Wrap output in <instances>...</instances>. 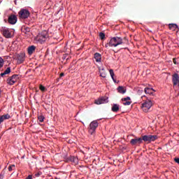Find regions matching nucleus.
<instances>
[{
  "label": "nucleus",
  "instance_id": "obj_40",
  "mask_svg": "<svg viewBox=\"0 0 179 179\" xmlns=\"http://www.w3.org/2000/svg\"><path fill=\"white\" fill-rule=\"evenodd\" d=\"M102 71H104V69H102Z\"/></svg>",
  "mask_w": 179,
  "mask_h": 179
},
{
  "label": "nucleus",
  "instance_id": "obj_18",
  "mask_svg": "<svg viewBox=\"0 0 179 179\" xmlns=\"http://www.w3.org/2000/svg\"><path fill=\"white\" fill-rule=\"evenodd\" d=\"M144 92L146 94H153L155 90L152 88L145 87Z\"/></svg>",
  "mask_w": 179,
  "mask_h": 179
},
{
  "label": "nucleus",
  "instance_id": "obj_32",
  "mask_svg": "<svg viewBox=\"0 0 179 179\" xmlns=\"http://www.w3.org/2000/svg\"><path fill=\"white\" fill-rule=\"evenodd\" d=\"M106 76H107V75L106 74V72H102V73H101V74H100V76H101V78H106Z\"/></svg>",
  "mask_w": 179,
  "mask_h": 179
},
{
  "label": "nucleus",
  "instance_id": "obj_27",
  "mask_svg": "<svg viewBox=\"0 0 179 179\" xmlns=\"http://www.w3.org/2000/svg\"><path fill=\"white\" fill-rule=\"evenodd\" d=\"M131 103H132V101H125L123 103V105H124V106H131Z\"/></svg>",
  "mask_w": 179,
  "mask_h": 179
},
{
  "label": "nucleus",
  "instance_id": "obj_13",
  "mask_svg": "<svg viewBox=\"0 0 179 179\" xmlns=\"http://www.w3.org/2000/svg\"><path fill=\"white\" fill-rule=\"evenodd\" d=\"M16 22H17V17L15 15H11L8 17V23L10 24H16Z\"/></svg>",
  "mask_w": 179,
  "mask_h": 179
},
{
  "label": "nucleus",
  "instance_id": "obj_16",
  "mask_svg": "<svg viewBox=\"0 0 179 179\" xmlns=\"http://www.w3.org/2000/svg\"><path fill=\"white\" fill-rule=\"evenodd\" d=\"M94 57L96 62H101V55L100 53L96 52Z\"/></svg>",
  "mask_w": 179,
  "mask_h": 179
},
{
  "label": "nucleus",
  "instance_id": "obj_14",
  "mask_svg": "<svg viewBox=\"0 0 179 179\" xmlns=\"http://www.w3.org/2000/svg\"><path fill=\"white\" fill-rule=\"evenodd\" d=\"M66 162H71V163H73V164H78V159L76 157L70 156L66 159Z\"/></svg>",
  "mask_w": 179,
  "mask_h": 179
},
{
  "label": "nucleus",
  "instance_id": "obj_28",
  "mask_svg": "<svg viewBox=\"0 0 179 179\" xmlns=\"http://www.w3.org/2000/svg\"><path fill=\"white\" fill-rule=\"evenodd\" d=\"M129 100H131V97H129V96L122 99V101H129Z\"/></svg>",
  "mask_w": 179,
  "mask_h": 179
},
{
  "label": "nucleus",
  "instance_id": "obj_24",
  "mask_svg": "<svg viewBox=\"0 0 179 179\" xmlns=\"http://www.w3.org/2000/svg\"><path fill=\"white\" fill-rule=\"evenodd\" d=\"M3 67V59L0 57V72L2 71V68Z\"/></svg>",
  "mask_w": 179,
  "mask_h": 179
},
{
  "label": "nucleus",
  "instance_id": "obj_9",
  "mask_svg": "<svg viewBox=\"0 0 179 179\" xmlns=\"http://www.w3.org/2000/svg\"><path fill=\"white\" fill-rule=\"evenodd\" d=\"M105 103H108V97L107 96H101L98 99L95 100V104H105Z\"/></svg>",
  "mask_w": 179,
  "mask_h": 179
},
{
  "label": "nucleus",
  "instance_id": "obj_1",
  "mask_svg": "<svg viewBox=\"0 0 179 179\" xmlns=\"http://www.w3.org/2000/svg\"><path fill=\"white\" fill-rule=\"evenodd\" d=\"M122 44V38L121 37H113L110 38V41L105 45L106 48L108 47H118Z\"/></svg>",
  "mask_w": 179,
  "mask_h": 179
},
{
  "label": "nucleus",
  "instance_id": "obj_7",
  "mask_svg": "<svg viewBox=\"0 0 179 179\" xmlns=\"http://www.w3.org/2000/svg\"><path fill=\"white\" fill-rule=\"evenodd\" d=\"M1 31L3 34V36H4V37H6V38H12V33L10 32V29H9L6 27H2L1 29Z\"/></svg>",
  "mask_w": 179,
  "mask_h": 179
},
{
  "label": "nucleus",
  "instance_id": "obj_8",
  "mask_svg": "<svg viewBox=\"0 0 179 179\" xmlns=\"http://www.w3.org/2000/svg\"><path fill=\"white\" fill-rule=\"evenodd\" d=\"M17 79H19V75L14 74L7 80V83L10 85H15L17 82Z\"/></svg>",
  "mask_w": 179,
  "mask_h": 179
},
{
  "label": "nucleus",
  "instance_id": "obj_21",
  "mask_svg": "<svg viewBox=\"0 0 179 179\" xmlns=\"http://www.w3.org/2000/svg\"><path fill=\"white\" fill-rule=\"evenodd\" d=\"M10 72V67H8L3 73H1L0 76L3 78L5 75H9V73Z\"/></svg>",
  "mask_w": 179,
  "mask_h": 179
},
{
  "label": "nucleus",
  "instance_id": "obj_30",
  "mask_svg": "<svg viewBox=\"0 0 179 179\" xmlns=\"http://www.w3.org/2000/svg\"><path fill=\"white\" fill-rule=\"evenodd\" d=\"M3 117L5 120H9V118H10V115L9 114L3 115Z\"/></svg>",
  "mask_w": 179,
  "mask_h": 179
},
{
  "label": "nucleus",
  "instance_id": "obj_2",
  "mask_svg": "<svg viewBox=\"0 0 179 179\" xmlns=\"http://www.w3.org/2000/svg\"><path fill=\"white\" fill-rule=\"evenodd\" d=\"M47 38H48V33L47 31H43L37 35V36L35 38V40L40 44H43V43L46 41Z\"/></svg>",
  "mask_w": 179,
  "mask_h": 179
},
{
  "label": "nucleus",
  "instance_id": "obj_37",
  "mask_svg": "<svg viewBox=\"0 0 179 179\" xmlns=\"http://www.w3.org/2000/svg\"><path fill=\"white\" fill-rule=\"evenodd\" d=\"M62 76H65V73H60V78H62Z\"/></svg>",
  "mask_w": 179,
  "mask_h": 179
},
{
  "label": "nucleus",
  "instance_id": "obj_3",
  "mask_svg": "<svg viewBox=\"0 0 179 179\" xmlns=\"http://www.w3.org/2000/svg\"><path fill=\"white\" fill-rule=\"evenodd\" d=\"M97 127H99V122H97V120L92 121L88 127L89 134L94 136V135H96V129H97Z\"/></svg>",
  "mask_w": 179,
  "mask_h": 179
},
{
  "label": "nucleus",
  "instance_id": "obj_29",
  "mask_svg": "<svg viewBox=\"0 0 179 179\" xmlns=\"http://www.w3.org/2000/svg\"><path fill=\"white\" fill-rule=\"evenodd\" d=\"M15 165H10V166H8V171H13V170L15 169Z\"/></svg>",
  "mask_w": 179,
  "mask_h": 179
},
{
  "label": "nucleus",
  "instance_id": "obj_17",
  "mask_svg": "<svg viewBox=\"0 0 179 179\" xmlns=\"http://www.w3.org/2000/svg\"><path fill=\"white\" fill-rule=\"evenodd\" d=\"M111 110L113 113H118V111L120 110V105L114 103L112 106Z\"/></svg>",
  "mask_w": 179,
  "mask_h": 179
},
{
  "label": "nucleus",
  "instance_id": "obj_19",
  "mask_svg": "<svg viewBox=\"0 0 179 179\" xmlns=\"http://www.w3.org/2000/svg\"><path fill=\"white\" fill-rule=\"evenodd\" d=\"M36 51V46L31 45L28 48V54L31 55Z\"/></svg>",
  "mask_w": 179,
  "mask_h": 179
},
{
  "label": "nucleus",
  "instance_id": "obj_5",
  "mask_svg": "<svg viewBox=\"0 0 179 179\" xmlns=\"http://www.w3.org/2000/svg\"><path fill=\"white\" fill-rule=\"evenodd\" d=\"M142 143L143 141L148 142V143H150V142H155L156 139H157V135H145L141 137Z\"/></svg>",
  "mask_w": 179,
  "mask_h": 179
},
{
  "label": "nucleus",
  "instance_id": "obj_33",
  "mask_svg": "<svg viewBox=\"0 0 179 179\" xmlns=\"http://www.w3.org/2000/svg\"><path fill=\"white\" fill-rule=\"evenodd\" d=\"M3 121H5L3 116V115L0 116V124H2V122H3Z\"/></svg>",
  "mask_w": 179,
  "mask_h": 179
},
{
  "label": "nucleus",
  "instance_id": "obj_4",
  "mask_svg": "<svg viewBox=\"0 0 179 179\" xmlns=\"http://www.w3.org/2000/svg\"><path fill=\"white\" fill-rule=\"evenodd\" d=\"M152 106H153V102L152 100L147 99L142 103L141 108L144 113H148L149 110H150Z\"/></svg>",
  "mask_w": 179,
  "mask_h": 179
},
{
  "label": "nucleus",
  "instance_id": "obj_41",
  "mask_svg": "<svg viewBox=\"0 0 179 179\" xmlns=\"http://www.w3.org/2000/svg\"><path fill=\"white\" fill-rule=\"evenodd\" d=\"M0 113H1V110H0Z\"/></svg>",
  "mask_w": 179,
  "mask_h": 179
},
{
  "label": "nucleus",
  "instance_id": "obj_6",
  "mask_svg": "<svg viewBox=\"0 0 179 179\" xmlns=\"http://www.w3.org/2000/svg\"><path fill=\"white\" fill-rule=\"evenodd\" d=\"M20 19H27L30 16V11L27 9L22 8L19 13Z\"/></svg>",
  "mask_w": 179,
  "mask_h": 179
},
{
  "label": "nucleus",
  "instance_id": "obj_11",
  "mask_svg": "<svg viewBox=\"0 0 179 179\" xmlns=\"http://www.w3.org/2000/svg\"><path fill=\"white\" fill-rule=\"evenodd\" d=\"M172 82H173V86H179V76H178V73H175L172 76Z\"/></svg>",
  "mask_w": 179,
  "mask_h": 179
},
{
  "label": "nucleus",
  "instance_id": "obj_26",
  "mask_svg": "<svg viewBox=\"0 0 179 179\" xmlns=\"http://www.w3.org/2000/svg\"><path fill=\"white\" fill-rule=\"evenodd\" d=\"M44 118L45 117L43 115H40L38 117V120L39 122H43L44 121Z\"/></svg>",
  "mask_w": 179,
  "mask_h": 179
},
{
  "label": "nucleus",
  "instance_id": "obj_20",
  "mask_svg": "<svg viewBox=\"0 0 179 179\" xmlns=\"http://www.w3.org/2000/svg\"><path fill=\"white\" fill-rule=\"evenodd\" d=\"M169 30H172L173 31H175L176 29H178V26L177 24H169Z\"/></svg>",
  "mask_w": 179,
  "mask_h": 179
},
{
  "label": "nucleus",
  "instance_id": "obj_23",
  "mask_svg": "<svg viewBox=\"0 0 179 179\" xmlns=\"http://www.w3.org/2000/svg\"><path fill=\"white\" fill-rule=\"evenodd\" d=\"M109 73H110V76H111L114 82H115V79H114V75H115V74H114V70L110 69V70H109Z\"/></svg>",
  "mask_w": 179,
  "mask_h": 179
},
{
  "label": "nucleus",
  "instance_id": "obj_36",
  "mask_svg": "<svg viewBox=\"0 0 179 179\" xmlns=\"http://www.w3.org/2000/svg\"><path fill=\"white\" fill-rule=\"evenodd\" d=\"M40 176H41V174H40V173H37L35 174V177H40Z\"/></svg>",
  "mask_w": 179,
  "mask_h": 179
},
{
  "label": "nucleus",
  "instance_id": "obj_35",
  "mask_svg": "<svg viewBox=\"0 0 179 179\" xmlns=\"http://www.w3.org/2000/svg\"><path fill=\"white\" fill-rule=\"evenodd\" d=\"M33 176L31 175H29L27 178H26V179H32Z\"/></svg>",
  "mask_w": 179,
  "mask_h": 179
},
{
  "label": "nucleus",
  "instance_id": "obj_15",
  "mask_svg": "<svg viewBox=\"0 0 179 179\" xmlns=\"http://www.w3.org/2000/svg\"><path fill=\"white\" fill-rule=\"evenodd\" d=\"M117 90L120 94H125V93H127V88L125 87L119 86Z\"/></svg>",
  "mask_w": 179,
  "mask_h": 179
},
{
  "label": "nucleus",
  "instance_id": "obj_39",
  "mask_svg": "<svg viewBox=\"0 0 179 179\" xmlns=\"http://www.w3.org/2000/svg\"><path fill=\"white\" fill-rule=\"evenodd\" d=\"M0 179H3V175L2 173L0 174Z\"/></svg>",
  "mask_w": 179,
  "mask_h": 179
},
{
  "label": "nucleus",
  "instance_id": "obj_38",
  "mask_svg": "<svg viewBox=\"0 0 179 179\" xmlns=\"http://www.w3.org/2000/svg\"><path fill=\"white\" fill-rule=\"evenodd\" d=\"M173 64H175V65H177V61L176 60V59H173Z\"/></svg>",
  "mask_w": 179,
  "mask_h": 179
},
{
  "label": "nucleus",
  "instance_id": "obj_12",
  "mask_svg": "<svg viewBox=\"0 0 179 179\" xmlns=\"http://www.w3.org/2000/svg\"><path fill=\"white\" fill-rule=\"evenodd\" d=\"M26 57V54L24 52H21L17 55V59L19 64L24 62V58Z\"/></svg>",
  "mask_w": 179,
  "mask_h": 179
},
{
  "label": "nucleus",
  "instance_id": "obj_34",
  "mask_svg": "<svg viewBox=\"0 0 179 179\" xmlns=\"http://www.w3.org/2000/svg\"><path fill=\"white\" fill-rule=\"evenodd\" d=\"M174 161L176 162V163H178V164H179V158H175Z\"/></svg>",
  "mask_w": 179,
  "mask_h": 179
},
{
  "label": "nucleus",
  "instance_id": "obj_10",
  "mask_svg": "<svg viewBox=\"0 0 179 179\" xmlns=\"http://www.w3.org/2000/svg\"><path fill=\"white\" fill-rule=\"evenodd\" d=\"M130 143L131 145H132V146H137L138 145H141V143H142V137H140V138H134L133 139H131L130 141Z\"/></svg>",
  "mask_w": 179,
  "mask_h": 179
},
{
  "label": "nucleus",
  "instance_id": "obj_31",
  "mask_svg": "<svg viewBox=\"0 0 179 179\" xmlns=\"http://www.w3.org/2000/svg\"><path fill=\"white\" fill-rule=\"evenodd\" d=\"M39 89L41 92H45V87L43 86V85H40L39 86Z\"/></svg>",
  "mask_w": 179,
  "mask_h": 179
},
{
  "label": "nucleus",
  "instance_id": "obj_22",
  "mask_svg": "<svg viewBox=\"0 0 179 179\" xmlns=\"http://www.w3.org/2000/svg\"><path fill=\"white\" fill-rule=\"evenodd\" d=\"M22 33H24V34H27V33H30V27H24L22 28Z\"/></svg>",
  "mask_w": 179,
  "mask_h": 179
},
{
  "label": "nucleus",
  "instance_id": "obj_25",
  "mask_svg": "<svg viewBox=\"0 0 179 179\" xmlns=\"http://www.w3.org/2000/svg\"><path fill=\"white\" fill-rule=\"evenodd\" d=\"M99 38H101V40H104V38H106V34L103 32H100Z\"/></svg>",
  "mask_w": 179,
  "mask_h": 179
}]
</instances>
